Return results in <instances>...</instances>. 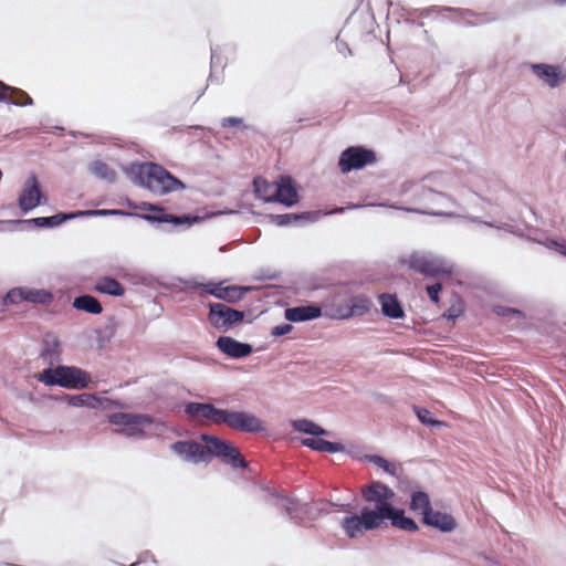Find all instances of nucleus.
I'll return each instance as SVG.
<instances>
[{
	"label": "nucleus",
	"instance_id": "1",
	"mask_svg": "<svg viewBox=\"0 0 566 566\" xmlns=\"http://www.w3.org/2000/svg\"><path fill=\"white\" fill-rule=\"evenodd\" d=\"M363 497L374 506H365L360 515H348L342 521L345 534L357 538L366 531L377 530L389 521L394 527L406 532H416L417 523L405 515V511L394 506V491L380 482H374L361 490Z\"/></svg>",
	"mask_w": 566,
	"mask_h": 566
},
{
	"label": "nucleus",
	"instance_id": "2",
	"mask_svg": "<svg viewBox=\"0 0 566 566\" xmlns=\"http://www.w3.org/2000/svg\"><path fill=\"white\" fill-rule=\"evenodd\" d=\"M201 441L202 443L178 441L171 446V449L179 457L193 463L208 461L211 457H217L233 468H244L247 465L239 449L231 442L208 434H202Z\"/></svg>",
	"mask_w": 566,
	"mask_h": 566
},
{
	"label": "nucleus",
	"instance_id": "3",
	"mask_svg": "<svg viewBox=\"0 0 566 566\" xmlns=\"http://www.w3.org/2000/svg\"><path fill=\"white\" fill-rule=\"evenodd\" d=\"M124 171L135 186L155 196L161 197L187 189L181 179L155 161H133Z\"/></svg>",
	"mask_w": 566,
	"mask_h": 566
},
{
	"label": "nucleus",
	"instance_id": "4",
	"mask_svg": "<svg viewBox=\"0 0 566 566\" xmlns=\"http://www.w3.org/2000/svg\"><path fill=\"white\" fill-rule=\"evenodd\" d=\"M39 380L48 386H60L66 389H83L88 386L91 375L74 366H57L44 369Z\"/></svg>",
	"mask_w": 566,
	"mask_h": 566
},
{
	"label": "nucleus",
	"instance_id": "5",
	"mask_svg": "<svg viewBox=\"0 0 566 566\" xmlns=\"http://www.w3.org/2000/svg\"><path fill=\"white\" fill-rule=\"evenodd\" d=\"M135 332V322L124 315H112L108 316L105 324L96 331L97 333V342L99 347H102L105 343H109L112 340L123 345V349H129L125 346Z\"/></svg>",
	"mask_w": 566,
	"mask_h": 566
},
{
	"label": "nucleus",
	"instance_id": "6",
	"mask_svg": "<svg viewBox=\"0 0 566 566\" xmlns=\"http://www.w3.org/2000/svg\"><path fill=\"white\" fill-rule=\"evenodd\" d=\"M377 163V154L374 149L364 145H353L346 147L338 157V168L346 175L357 171Z\"/></svg>",
	"mask_w": 566,
	"mask_h": 566
},
{
	"label": "nucleus",
	"instance_id": "7",
	"mask_svg": "<svg viewBox=\"0 0 566 566\" xmlns=\"http://www.w3.org/2000/svg\"><path fill=\"white\" fill-rule=\"evenodd\" d=\"M416 196L421 206L405 208L406 211L419 214L443 216L444 212L438 208L448 207L452 202L449 195L421 185L417 187Z\"/></svg>",
	"mask_w": 566,
	"mask_h": 566
},
{
	"label": "nucleus",
	"instance_id": "8",
	"mask_svg": "<svg viewBox=\"0 0 566 566\" xmlns=\"http://www.w3.org/2000/svg\"><path fill=\"white\" fill-rule=\"evenodd\" d=\"M408 268L426 277L451 276L452 269L447 268L440 258L429 259L413 252L406 261H402Z\"/></svg>",
	"mask_w": 566,
	"mask_h": 566
},
{
	"label": "nucleus",
	"instance_id": "9",
	"mask_svg": "<svg viewBox=\"0 0 566 566\" xmlns=\"http://www.w3.org/2000/svg\"><path fill=\"white\" fill-rule=\"evenodd\" d=\"M208 308L211 325L223 332L241 324L245 317L243 311L234 310L223 303H210L208 304Z\"/></svg>",
	"mask_w": 566,
	"mask_h": 566
},
{
	"label": "nucleus",
	"instance_id": "10",
	"mask_svg": "<svg viewBox=\"0 0 566 566\" xmlns=\"http://www.w3.org/2000/svg\"><path fill=\"white\" fill-rule=\"evenodd\" d=\"M46 197L41 190L40 182L35 174H30L23 184L21 193L18 197L17 205L22 214H28L33 209L44 205Z\"/></svg>",
	"mask_w": 566,
	"mask_h": 566
},
{
	"label": "nucleus",
	"instance_id": "11",
	"mask_svg": "<svg viewBox=\"0 0 566 566\" xmlns=\"http://www.w3.org/2000/svg\"><path fill=\"white\" fill-rule=\"evenodd\" d=\"M224 419V424L235 431L256 433L265 430L264 422L249 411L228 409Z\"/></svg>",
	"mask_w": 566,
	"mask_h": 566
},
{
	"label": "nucleus",
	"instance_id": "12",
	"mask_svg": "<svg viewBox=\"0 0 566 566\" xmlns=\"http://www.w3.org/2000/svg\"><path fill=\"white\" fill-rule=\"evenodd\" d=\"M111 422L122 426V433L127 437H143L149 433L151 420L145 416H135L129 413H115L109 418Z\"/></svg>",
	"mask_w": 566,
	"mask_h": 566
},
{
	"label": "nucleus",
	"instance_id": "13",
	"mask_svg": "<svg viewBox=\"0 0 566 566\" xmlns=\"http://www.w3.org/2000/svg\"><path fill=\"white\" fill-rule=\"evenodd\" d=\"M223 282H207V294L213 297L230 303L237 304L242 301L249 292L256 291L259 287L251 285H228L222 286Z\"/></svg>",
	"mask_w": 566,
	"mask_h": 566
},
{
	"label": "nucleus",
	"instance_id": "14",
	"mask_svg": "<svg viewBox=\"0 0 566 566\" xmlns=\"http://www.w3.org/2000/svg\"><path fill=\"white\" fill-rule=\"evenodd\" d=\"M227 410L219 409L211 403L188 402L185 405V412L191 420L212 424H224Z\"/></svg>",
	"mask_w": 566,
	"mask_h": 566
},
{
	"label": "nucleus",
	"instance_id": "15",
	"mask_svg": "<svg viewBox=\"0 0 566 566\" xmlns=\"http://www.w3.org/2000/svg\"><path fill=\"white\" fill-rule=\"evenodd\" d=\"M319 217V210L286 212L280 214L270 213L266 216L269 221L277 227H304L306 224L315 223Z\"/></svg>",
	"mask_w": 566,
	"mask_h": 566
},
{
	"label": "nucleus",
	"instance_id": "16",
	"mask_svg": "<svg viewBox=\"0 0 566 566\" xmlns=\"http://www.w3.org/2000/svg\"><path fill=\"white\" fill-rule=\"evenodd\" d=\"M276 203L292 208L301 200L300 187L290 175H280L276 178Z\"/></svg>",
	"mask_w": 566,
	"mask_h": 566
},
{
	"label": "nucleus",
	"instance_id": "17",
	"mask_svg": "<svg viewBox=\"0 0 566 566\" xmlns=\"http://www.w3.org/2000/svg\"><path fill=\"white\" fill-rule=\"evenodd\" d=\"M77 219L75 211L70 212H56L48 217H35L31 219H15L13 220L14 230L21 226H32L38 229H54L61 227L66 221Z\"/></svg>",
	"mask_w": 566,
	"mask_h": 566
},
{
	"label": "nucleus",
	"instance_id": "18",
	"mask_svg": "<svg viewBox=\"0 0 566 566\" xmlns=\"http://www.w3.org/2000/svg\"><path fill=\"white\" fill-rule=\"evenodd\" d=\"M530 70L551 88L559 86L566 81V72L557 64L530 63Z\"/></svg>",
	"mask_w": 566,
	"mask_h": 566
},
{
	"label": "nucleus",
	"instance_id": "19",
	"mask_svg": "<svg viewBox=\"0 0 566 566\" xmlns=\"http://www.w3.org/2000/svg\"><path fill=\"white\" fill-rule=\"evenodd\" d=\"M373 302L366 295H355L347 300L346 304L339 305L336 316L339 319H348L355 316H363L370 312Z\"/></svg>",
	"mask_w": 566,
	"mask_h": 566
},
{
	"label": "nucleus",
	"instance_id": "20",
	"mask_svg": "<svg viewBox=\"0 0 566 566\" xmlns=\"http://www.w3.org/2000/svg\"><path fill=\"white\" fill-rule=\"evenodd\" d=\"M285 319L290 323H303L322 316V308L316 304L287 307L284 312Z\"/></svg>",
	"mask_w": 566,
	"mask_h": 566
},
{
	"label": "nucleus",
	"instance_id": "21",
	"mask_svg": "<svg viewBox=\"0 0 566 566\" xmlns=\"http://www.w3.org/2000/svg\"><path fill=\"white\" fill-rule=\"evenodd\" d=\"M252 186L255 199L264 203H276V179L270 182L262 176H255L252 180Z\"/></svg>",
	"mask_w": 566,
	"mask_h": 566
},
{
	"label": "nucleus",
	"instance_id": "22",
	"mask_svg": "<svg viewBox=\"0 0 566 566\" xmlns=\"http://www.w3.org/2000/svg\"><path fill=\"white\" fill-rule=\"evenodd\" d=\"M381 314L390 319L405 317V310L397 294L382 293L378 296Z\"/></svg>",
	"mask_w": 566,
	"mask_h": 566
},
{
	"label": "nucleus",
	"instance_id": "23",
	"mask_svg": "<svg viewBox=\"0 0 566 566\" xmlns=\"http://www.w3.org/2000/svg\"><path fill=\"white\" fill-rule=\"evenodd\" d=\"M93 290L96 293L112 297H123L126 292L124 285L111 275L99 276L94 284Z\"/></svg>",
	"mask_w": 566,
	"mask_h": 566
},
{
	"label": "nucleus",
	"instance_id": "24",
	"mask_svg": "<svg viewBox=\"0 0 566 566\" xmlns=\"http://www.w3.org/2000/svg\"><path fill=\"white\" fill-rule=\"evenodd\" d=\"M423 524L439 530L440 532L449 533L455 528V522L450 514L431 510L422 518Z\"/></svg>",
	"mask_w": 566,
	"mask_h": 566
},
{
	"label": "nucleus",
	"instance_id": "25",
	"mask_svg": "<svg viewBox=\"0 0 566 566\" xmlns=\"http://www.w3.org/2000/svg\"><path fill=\"white\" fill-rule=\"evenodd\" d=\"M216 346L221 354H252L253 352L250 343L239 342L231 336L218 337Z\"/></svg>",
	"mask_w": 566,
	"mask_h": 566
},
{
	"label": "nucleus",
	"instance_id": "26",
	"mask_svg": "<svg viewBox=\"0 0 566 566\" xmlns=\"http://www.w3.org/2000/svg\"><path fill=\"white\" fill-rule=\"evenodd\" d=\"M135 208L143 211H149L150 213L132 212V217L142 219L151 224H161L163 221L155 220V218H163L164 216L167 214V210L164 207L159 206L158 203L142 201Z\"/></svg>",
	"mask_w": 566,
	"mask_h": 566
},
{
	"label": "nucleus",
	"instance_id": "27",
	"mask_svg": "<svg viewBox=\"0 0 566 566\" xmlns=\"http://www.w3.org/2000/svg\"><path fill=\"white\" fill-rule=\"evenodd\" d=\"M492 312L495 315L505 318L512 327H521L525 324L526 315L518 308L496 304L492 306Z\"/></svg>",
	"mask_w": 566,
	"mask_h": 566
},
{
	"label": "nucleus",
	"instance_id": "28",
	"mask_svg": "<svg viewBox=\"0 0 566 566\" xmlns=\"http://www.w3.org/2000/svg\"><path fill=\"white\" fill-rule=\"evenodd\" d=\"M72 306L76 311L93 315H98L103 312L101 302L95 296L87 293L75 296L73 298Z\"/></svg>",
	"mask_w": 566,
	"mask_h": 566
},
{
	"label": "nucleus",
	"instance_id": "29",
	"mask_svg": "<svg viewBox=\"0 0 566 566\" xmlns=\"http://www.w3.org/2000/svg\"><path fill=\"white\" fill-rule=\"evenodd\" d=\"M155 220L163 221V223L171 224L174 228H190L193 224L200 222L202 218L198 214H191V213H181V214H174L167 212L166 216L163 218H155Z\"/></svg>",
	"mask_w": 566,
	"mask_h": 566
},
{
	"label": "nucleus",
	"instance_id": "30",
	"mask_svg": "<svg viewBox=\"0 0 566 566\" xmlns=\"http://www.w3.org/2000/svg\"><path fill=\"white\" fill-rule=\"evenodd\" d=\"M88 171L96 178L114 184L117 180V172L105 161L95 159L88 165Z\"/></svg>",
	"mask_w": 566,
	"mask_h": 566
},
{
	"label": "nucleus",
	"instance_id": "31",
	"mask_svg": "<svg viewBox=\"0 0 566 566\" xmlns=\"http://www.w3.org/2000/svg\"><path fill=\"white\" fill-rule=\"evenodd\" d=\"M302 444L319 452H339L344 450V446L337 442H329L319 437L306 438L302 440Z\"/></svg>",
	"mask_w": 566,
	"mask_h": 566
},
{
	"label": "nucleus",
	"instance_id": "32",
	"mask_svg": "<svg viewBox=\"0 0 566 566\" xmlns=\"http://www.w3.org/2000/svg\"><path fill=\"white\" fill-rule=\"evenodd\" d=\"M23 298L24 302L28 303L48 305L53 301L54 296L49 290L45 289L23 286Z\"/></svg>",
	"mask_w": 566,
	"mask_h": 566
},
{
	"label": "nucleus",
	"instance_id": "33",
	"mask_svg": "<svg viewBox=\"0 0 566 566\" xmlns=\"http://www.w3.org/2000/svg\"><path fill=\"white\" fill-rule=\"evenodd\" d=\"M416 12L419 13L421 19L428 18V17H430L433 13L434 14H441V13H444V12H454V13H458V14H460L462 17H478L479 15V13H475L471 9H462V8H454V7H443V6H431V7H428V8H423L421 10H417Z\"/></svg>",
	"mask_w": 566,
	"mask_h": 566
},
{
	"label": "nucleus",
	"instance_id": "34",
	"mask_svg": "<svg viewBox=\"0 0 566 566\" xmlns=\"http://www.w3.org/2000/svg\"><path fill=\"white\" fill-rule=\"evenodd\" d=\"M63 400L72 407H87L96 409L101 405V399L92 394L65 395Z\"/></svg>",
	"mask_w": 566,
	"mask_h": 566
},
{
	"label": "nucleus",
	"instance_id": "35",
	"mask_svg": "<svg viewBox=\"0 0 566 566\" xmlns=\"http://www.w3.org/2000/svg\"><path fill=\"white\" fill-rule=\"evenodd\" d=\"M410 510L418 512L422 517L426 516L432 510L429 495L422 491L413 492L410 499Z\"/></svg>",
	"mask_w": 566,
	"mask_h": 566
},
{
	"label": "nucleus",
	"instance_id": "36",
	"mask_svg": "<svg viewBox=\"0 0 566 566\" xmlns=\"http://www.w3.org/2000/svg\"><path fill=\"white\" fill-rule=\"evenodd\" d=\"M3 90L10 93L9 102L15 106H31L33 105V98L23 90L1 84Z\"/></svg>",
	"mask_w": 566,
	"mask_h": 566
},
{
	"label": "nucleus",
	"instance_id": "37",
	"mask_svg": "<svg viewBox=\"0 0 566 566\" xmlns=\"http://www.w3.org/2000/svg\"><path fill=\"white\" fill-rule=\"evenodd\" d=\"M291 426L295 431L306 433V434H312V436H316V437L327 434V431L325 429H323L315 422L307 420V419L293 420L291 422Z\"/></svg>",
	"mask_w": 566,
	"mask_h": 566
},
{
	"label": "nucleus",
	"instance_id": "38",
	"mask_svg": "<svg viewBox=\"0 0 566 566\" xmlns=\"http://www.w3.org/2000/svg\"><path fill=\"white\" fill-rule=\"evenodd\" d=\"M77 218L84 217H132V212L120 209H88V210H76Z\"/></svg>",
	"mask_w": 566,
	"mask_h": 566
},
{
	"label": "nucleus",
	"instance_id": "39",
	"mask_svg": "<svg viewBox=\"0 0 566 566\" xmlns=\"http://www.w3.org/2000/svg\"><path fill=\"white\" fill-rule=\"evenodd\" d=\"M367 459L390 475H398L401 470L399 464L392 463L380 455H369Z\"/></svg>",
	"mask_w": 566,
	"mask_h": 566
},
{
	"label": "nucleus",
	"instance_id": "40",
	"mask_svg": "<svg viewBox=\"0 0 566 566\" xmlns=\"http://www.w3.org/2000/svg\"><path fill=\"white\" fill-rule=\"evenodd\" d=\"M413 411L419 421L423 424L432 427H447V423L444 421L433 419L431 412L426 408L413 407Z\"/></svg>",
	"mask_w": 566,
	"mask_h": 566
},
{
	"label": "nucleus",
	"instance_id": "41",
	"mask_svg": "<svg viewBox=\"0 0 566 566\" xmlns=\"http://www.w3.org/2000/svg\"><path fill=\"white\" fill-rule=\"evenodd\" d=\"M60 340L53 333H48L42 339V348L40 354H60Z\"/></svg>",
	"mask_w": 566,
	"mask_h": 566
},
{
	"label": "nucleus",
	"instance_id": "42",
	"mask_svg": "<svg viewBox=\"0 0 566 566\" xmlns=\"http://www.w3.org/2000/svg\"><path fill=\"white\" fill-rule=\"evenodd\" d=\"M20 302H24L23 298V286H17L10 289L6 295L2 297V304L3 305H14L19 304Z\"/></svg>",
	"mask_w": 566,
	"mask_h": 566
},
{
	"label": "nucleus",
	"instance_id": "43",
	"mask_svg": "<svg viewBox=\"0 0 566 566\" xmlns=\"http://www.w3.org/2000/svg\"><path fill=\"white\" fill-rule=\"evenodd\" d=\"M221 126L223 128H228V127H243L244 129L256 132V129H255V127L253 125H245V124H243V118L234 117V116L222 118Z\"/></svg>",
	"mask_w": 566,
	"mask_h": 566
},
{
	"label": "nucleus",
	"instance_id": "44",
	"mask_svg": "<svg viewBox=\"0 0 566 566\" xmlns=\"http://www.w3.org/2000/svg\"><path fill=\"white\" fill-rule=\"evenodd\" d=\"M187 291H198L202 290L207 294V282H199L196 277L190 279H180L179 280Z\"/></svg>",
	"mask_w": 566,
	"mask_h": 566
},
{
	"label": "nucleus",
	"instance_id": "45",
	"mask_svg": "<svg viewBox=\"0 0 566 566\" xmlns=\"http://www.w3.org/2000/svg\"><path fill=\"white\" fill-rule=\"evenodd\" d=\"M226 66L223 56L219 52V46H211L210 69L216 70L220 67L223 70Z\"/></svg>",
	"mask_w": 566,
	"mask_h": 566
},
{
	"label": "nucleus",
	"instance_id": "46",
	"mask_svg": "<svg viewBox=\"0 0 566 566\" xmlns=\"http://www.w3.org/2000/svg\"><path fill=\"white\" fill-rule=\"evenodd\" d=\"M442 289H443V286L441 283H434L431 285H427L426 291H427L429 300L432 303L438 304L440 302V293H441Z\"/></svg>",
	"mask_w": 566,
	"mask_h": 566
},
{
	"label": "nucleus",
	"instance_id": "47",
	"mask_svg": "<svg viewBox=\"0 0 566 566\" xmlns=\"http://www.w3.org/2000/svg\"><path fill=\"white\" fill-rule=\"evenodd\" d=\"M276 505L285 510L289 515H292L298 503L285 496H277Z\"/></svg>",
	"mask_w": 566,
	"mask_h": 566
},
{
	"label": "nucleus",
	"instance_id": "48",
	"mask_svg": "<svg viewBox=\"0 0 566 566\" xmlns=\"http://www.w3.org/2000/svg\"><path fill=\"white\" fill-rule=\"evenodd\" d=\"M532 242L536 243V244H539V245H543L549 250H554L556 251L557 248H560L559 245V242L560 240H556V239H553V238H545V239H536V238H532L530 239Z\"/></svg>",
	"mask_w": 566,
	"mask_h": 566
},
{
	"label": "nucleus",
	"instance_id": "49",
	"mask_svg": "<svg viewBox=\"0 0 566 566\" xmlns=\"http://www.w3.org/2000/svg\"><path fill=\"white\" fill-rule=\"evenodd\" d=\"M463 314V308L461 305H451L448 310H446L442 314V317L448 321H455L459 316Z\"/></svg>",
	"mask_w": 566,
	"mask_h": 566
},
{
	"label": "nucleus",
	"instance_id": "50",
	"mask_svg": "<svg viewBox=\"0 0 566 566\" xmlns=\"http://www.w3.org/2000/svg\"><path fill=\"white\" fill-rule=\"evenodd\" d=\"M292 329H293V325H291L290 323H282V324H279V325L272 327L271 335L273 337H281V336H284V335L291 333Z\"/></svg>",
	"mask_w": 566,
	"mask_h": 566
},
{
	"label": "nucleus",
	"instance_id": "51",
	"mask_svg": "<svg viewBox=\"0 0 566 566\" xmlns=\"http://www.w3.org/2000/svg\"><path fill=\"white\" fill-rule=\"evenodd\" d=\"M554 0H526V6L530 9H539L547 6H551Z\"/></svg>",
	"mask_w": 566,
	"mask_h": 566
},
{
	"label": "nucleus",
	"instance_id": "52",
	"mask_svg": "<svg viewBox=\"0 0 566 566\" xmlns=\"http://www.w3.org/2000/svg\"><path fill=\"white\" fill-rule=\"evenodd\" d=\"M417 10L418 9H413V10L408 11L407 17L403 18V20L408 24H412V25L415 24V25H417L419 28H422L424 25V23L422 21H416L415 19L411 18V15H417L418 18H421L419 15V13L416 12Z\"/></svg>",
	"mask_w": 566,
	"mask_h": 566
},
{
	"label": "nucleus",
	"instance_id": "53",
	"mask_svg": "<svg viewBox=\"0 0 566 566\" xmlns=\"http://www.w3.org/2000/svg\"><path fill=\"white\" fill-rule=\"evenodd\" d=\"M279 273L277 272H273V273H264L263 271L260 272L256 276H255V280L258 281H266V280H276L279 277Z\"/></svg>",
	"mask_w": 566,
	"mask_h": 566
},
{
	"label": "nucleus",
	"instance_id": "54",
	"mask_svg": "<svg viewBox=\"0 0 566 566\" xmlns=\"http://www.w3.org/2000/svg\"><path fill=\"white\" fill-rule=\"evenodd\" d=\"M476 18L479 19L480 24L491 23L496 20V18L491 15L490 13H479Z\"/></svg>",
	"mask_w": 566,
	"mask_h": 566
},
{
	"label": "nucleus",
	"instance_id": "55",
	"mask_svg": "<svg viewBox=\"0 0 566 566\" xmlns=\"http://www.w3.org/2000/svg\"><path fill=\"white\" fill-rule=\"evenodd\" d=\"M0 231H14L13 220H0Z\"/></svg>",
	"mask_w": 566,
	"mask_h": 566
},
{
	"label": "nucleus",
	"instance_id": "56",
	"mask_svg": "<svg viewBox=\"0 0 566 566\" xmlns=\"http://www.w3.org/2000/svg\"><path fill=\"white\" fill-rule=\"evenodd\" d=\"M337 49H338V52L344 54V55H346V53H348L349 55L353 54L350 48L344 41H340V42L337 43Z\"/></svg>",
	"mask_w": 566,
	"mask_h": 566
},
{
	"label": "nucleus",
	"instance_id": "57",
	"mask_svg": "<svg viewBox=\"0 0 566 566\" xmlns=\"http://www.w3.org/2000/svg\"><path fill=\"white\" fill-rule=\"evenodd\" d=\"M363 207H365V206L364 205H358V203H348L344 208H338L335 212L336 213H343L345 210H353V209H358V208H363Z\"/></svg>",
	"mask_w": 566,
	"mask_h": 566
},
{
	"label": "nucleus",
	"instance_id": "58",
	"mask_svg": "<svg viewBox=\"0 0 566 566\" xmlns=\"http://www.w3.org/2000/svg\"><path fill=\"white\" fill-rule=\"evenodd\" d=\"M208 81L211 83H213V82L220 83L222 81V76L217 75L216 70L210 69V74H209Z\"/></svg>",
	"mask_w": 566,
	"mask_h": 566
},
{
	"label": "nucleus",
	"instance_id": "59",
	"mask_svg": "<svg viewBox=\"0 0 566 566\" xmlns=\"http://www.w3.org/2000/svg\"><path fill=\"white\" fill-rule=\"evenodd\" d=\"M559 245H560V248H557L556 252L566 256V240H560Z\"/></svg>",
	"mask_w": 566,
	"mask_h": 566
},
{
	"label": "nucleus",
	"instance_id": "60",
	"mask_svg": "<svg viewBox=\"0 0 566 566\" xmlns=\"http://www.w3.org/2000/svg\"><path fill=\"white\" fill-rule=\"evenodd\" d=\"M238 213L237 210H233V209H224V210H219L214 213V216H222V214H235Z\"/></svg>",
	"mask_w": 566,
	"mask_h": 566
},
{
	"label": "nucleus",
	"instance_id": "61",
	"mask_svg": "<svg viewBox=\"0 0 566 566\" xmlns=\"http://www.w3.org/2000/svg\"><path fill=\"white\" fill-rule=\"evenodd\" d=\"M560 333L566 337V319H563L559 326Z\"/></svg>",
	"mask_w": 566,
	"mask_h": 566
},
{
	"label": "nucleus",
	"instance_id": "62",
	"mask_svg": "<svg viewBox=\"0 0 566 566\" xmlns=\"http://www.w3.org/2000/svg\"><path fill=\"white\" fill-rule=\"evenodd\" d=\"M483 224H485L486 227H490V228H496V229H503L504 227H500V226H496L494 222H490V221H483Z\"/></svg>",
	"mask_w": 566,
	"mask_h": 566
},
{
	"label": "nucleus",
	"instance_id": "63",
	"mask_svg": "<svg viewBox=\"0 0 566 566\" xmlns=\"http://www.w3.org/2000/svg\"><path fill=\"white\" fill-rule=\"evenodd\" d=\"M382 354H406L403 350H394V349H386Z\"/></svg>",
	"mask_w": 566,
	"mask_h": 566
},
{
	"label": "nucleus",
	"instance_id": "64",
	"mask_svg": "<svg viewBox=\"0 0 566 566\" xmlns=\"http://www.w3.org/2000/svg\"><path fill=\"white\" fill-rule=\"evenodd\" d=\"M7 102H9L8 96L4 93L0 92V103H7Z\"/></svg>",
	"mask_w": 566,
	"mask_h": 566
}]
</instances>
